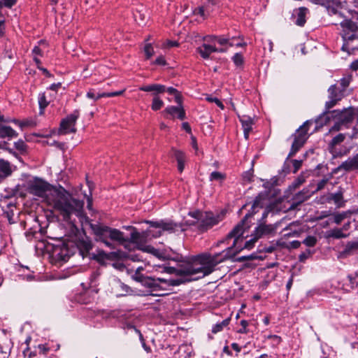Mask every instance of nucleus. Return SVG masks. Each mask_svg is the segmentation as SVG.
<instances>
[{
  "mask_svg": "<svg viewBox=\"0 0 358 358\" xmlns=\"http://www.w3.org/2000/svg\"><path fill=\"white\" fill-rule=\"evenodd\" d=\"M175 101L178 104V106H182V97L180 93L178 92V93L175 95Z\"/></svg>",
  "mask_w": 358,
  "mask_h": 358,
  "instance_id": "052dcab7",
  "label": "nucleus"
},
{
  "mask_svg": "<svg viewBox=\"0 0 358 358\" xmlns=\"http://www.w3.org/2000/svg\"><path fill=\"white\" fill-rule=\"evenodd\" d=\"M341 124H342L341 122H340L339 121H336V122L331 127V129H330L329 131H338V130H340Z\"/></svg>",
  "mask_w": 358,
  "mask_h": 358,
  "instance_id": "69168bd1",
  "label": "nucleus"
},
{
  "mask_svg": "<svg viewBox=\"0 0 358 358\" xmlns=\"http://www.w3.org/2000/svg\"><path fill=\"white\" fill-rule=\"evenodd\" d=\"M53 203L54 208L65 221L71 222V216L73 215L78 217L81 222L86 218L83 211V201L75 199L64 188L56 192Z\"/></svg>",
  "mask_w": 358,
  "mask_h": 358,
  "instance_id": "20e7f679",
  "label": "nucleus"
},
{
  "mask_svg": "<svg viewBox=\"0 0 358 358\" xmlns=\"http://www.w3.org/2000/svg\"><path fill=\"white\" fill-rule=\"evenodd\" d=\"M226 178V175L221 172L213 171L210 173L209 179L210 181L217 180L222 182Z\"/></svg>",
  "mask_w": 358,
  "mask_h": 358,
  "instance_id": "c9c22d12",
  "label": "nucleus"
},
{
  "mask_svg": "<svg viewBox=\"0 0 358 358\" xmlns=\"http://www.w3.org/2000/svg\"><path fill=\"white\" fill-rule=\"evenodd\" d=\"M345 218V216L342 214H336L334 216V221L336 224H339Z\"/></svg>",
  "mask_w": 358,
  "mask_h": 358,
  "instance_id": "4d7b16f0",
  "label": "nucleus"
},
{
  "mask_svg": "<svg viewBox=\"0 0 358 358\" xmlns=\"http://www.w3.org/2000/svg\"><path fill=\"white\" fill-rule=\"evenodd\" d=\"M91 228L96 236V240L103 242L110 249L113 248V244L108 241V238L120 244L131 242L137 245H143L148 237H158L161 236L159 231L154 234L151 229H148L142 233H139L136 229H134V231L131 232L130 237L125 238L124 233L120 230L101 224H91Z\"/></svg>",
  "mask_w": 358,
  "mask_h": 358,
  "instance_id": "7ed1b4c3",
  "label": "nucleus"
},
{
  "mask_svg": "<svg viewBox=\"0 0 358 358\" xmlns=\"http://www.w3.org/2000/svg\"><path fill=\"white\" fill-rule=\"evenodd\" d=\"M164 106L163 101L157 96H155L152 99L151 108L152 110L157 111L162 108Z\"/></svg>",
  "mask_w": 358,
  "mask_h": 358,
  "instance_id": "e433bc0d",
  "label": "nucleus"
},
{
  "mask_svg": "<svg viewBox=\"0 0 358 358\" xmlns=\"http://www.w3.org/2000/svg\"><path fill=\"white\" fill-rule=\"evenodd\" d=\"M266 195L259 194L254 200L250 210L245 215L244 219L234 227L224 239L219 241L217 243V246L224 243L228 244V241L233 238L234 241L232 245L227 247L220 252L213 255L210 252L199 254L192 259V262L184 264L182 268L178 270V271L180 273H199L200 277L208 275L215 271V267L219 264L234 258L244 248H251L254 243L259 238L273 233L277 228V225L260 223L255 228L252 234L254 237L245 241L244 245H242L244 239L243 235L244 233L243 226L245 220L253 216L259 209L263 208L266 203Z\"/></svg>",
  "mask_w": 358,
  "mask_h": 358,
  "instance_id": "f257e3e1",
  "label": "nucleus"
},
{
  "mask_svg": "<svg viewBox=\"0 0 358 358\" xmlns=\"http://www.w3.org/2000/svg\"><path fill=\"white\" fill-rule=\"evenodd\" d=\"M17 133L9 126L0 127V137L2 138H8L10 139L17 137Z\"/></svg>",
  "mask_w": 358,
  "mask_h": 358,
  "instance_id": "393cba45",
  "label": "nucleus"
},
{
  "mask_svg": "<svg viewBox=\"0 0 358 358\" xmlns=\"http://www.w3.org/2000/svg\"><path fill=\"white\" fill-rule=\"evenodd\" d=\"M313 123V120H307L296 131V133L294 134V141L288 155L289 157H293L304 145L308 138V127Z\"/></svg>",
  "mask_w": 358,
  "mask_h": 358,
  "instance_id": "423d86ee",
  "label": "nucleus"
},
{
  "mask_svg": "<svg viewBox=\"0 0 358 358\" xmlns=\"http://www.w3.org/2000/svg\"><path fill=\"white\" fill-rule=\"evenodd\" d=\"M144 52L146 56V59H149L154 55L155 51L150 43H148L145 45Z\"/></svg>",
  "mask_w": 358,
  "mask_h": 358,
  "instance_id": "79ce46f5",
  "label": "nucleus"
},
{
  "mask_svg": "<svg viewBox=\"0 0 358 358\" xmlns=\"http://www.w3.org/2000/svg\"><path fill=\"white\" fill-rule=\"evenodd\" d=\"M52 256L54 260L58 262H67L70 257L69 250L66 245H62V246H56L53 249Z\"/></svg>",
  "mask_w": 358,
  "mask_h": 358,
  "instance_id": "ddd939ff",
  "label": "nucleus"
},
{
  "mask_svg": "<svg viewBox=\"0 0 358 358\" xmlns=\"http://www.w3.org/2000/svg\"><path fill=\"white\" fill-rule=\"evenodd\" d=\"M311 194L307 189H303V190L300 191L293 197V203H292L289 209H294L298 205L308 200Z\"/></svg>",
  "mask_w": 358,
  "mask_h": 358,
  "instance_id": "dca6fc26",
  "label": "nucleus"
},
{
  "mask_svg": "<svg viewBox=\"0 0 358 358\" xmlns=\"http://www.w3.org/2000/svg\"><path fill=\"white\" fill-rule=\"evenodd\" d=\"M358 108L349 107L342 110H334L333 115L335 117V121H339L342 124H348L352 122L357 115Z\"/></svg>",
  "mask_w": 358,
  "mask_h": 358,
  "instance_id": "1a4fd4ad",
  "label": "nucleus"
},
{
  "mask_svg": "<svg viewBox=\"0 0 358 358\" xmlns=\"http://www.w3.org/2000/svg\"><path fill=\"white\" fill-rule=\"evenodd\" d=\"M241 325V328L238 330V333L239 334H247L249 332V329H248V322L245 320H242L240 322Z\"/></svg>",
  "mask_w": 358,
  "mask_h": 358,
  "instance_id": "37998d69",
  "label": "nucleus"
},
{
  "mask_svg": "<svg viewBox=\"0 0 358 358\" xmlns=\"http://www.w3.org/2000/svg\"><path fill=\"white\" fill-rule=\"evenodd\" d=\"M350 69L353 71L358 70V59L352 62L350 64Z\"/></svg>",
  "mask_w": 358,
  "mask_h": 358,
  "instance_id": "338daca9",
  "label": "nucleus"
},
{
  "mask_svg": "<svg viewBox=\"0 0 358 358\" xmlns=\"http://www.w3.org/2000/svg\"><path fill=\"white\" fill-rule=\"evenodd\" d=\"M347 236H348V235L343 232V229H339V228L332 229L329 231H327L325 233L326 238H336V239H340V238H346Z\"/></svg>",
  "mask_w": 358,
  "mask_h": 358,
  "instance_id": "a878e982",
  "label": "nucleus"
},
{
  "mask_svg": "<svg viewBox=\"0 0 358 358\" xmlns=\"http://www.w3.org/2000/svg\"><path fill=\"white\" fill-rule=\"evenodd\" d=\"M327 182V179H322L317 183V190H320L324 188L326 183Z\"/></svg>",
  "mask_w": 358,
  "mask_h": 358,
  "instance_id": "bf43d9fd",
  "label": "nucleus"
},
{
  "mask_svg": "<svg viewBox=\"0 0 358 358\" xmlns=\"http://www.w3.org/2000/svg\"><path fill=\"white\" fill-rule=\"evenodd\" d=\"M146 223L150 224L151 228L159 229L169 233H176L178 231H184L185 229L183 227L182 224L176 223L171 220H159V221H145Z\"/></svg>",
  "mask_w": 358,
  "mask_h": 358,
  "instance_id": "0eeeda50",
  "label": "nucleus"
},
{
  "mask_svg": "<svg viewBox=\"0 0 358 358\" xmlns=\"http://www.w3.org/2000/svg\"><path fill=\"white\" fill-rule=\"evenodd\" d=\"M164 113L169 115L171 117L175 118L177 117L179 120H184L185 118V112L183 109L182 106H170L165 108L164 110Z\"/></svg>",
  "mask_w": 358,
  "mask_h": 358,
  "instance_id": "2eb2a0df",
  "label": "nucleus"
},
{
  "mask_svg": "<svg viewBox=\"0 0 358 358\" xmlns=\"http://www.w3.org/2000/svg\"><path fill=\"white\" fill-rule=\"evenodd\" d=\"M79 254L84 258L87 256L92 248V244L89 240H79L77 243Z\"/></svg>",
  "mask_w": 358,
  "mask_h": 358,
  "instance_id": "6ab92c4d",
  "label": "nucleus"
},
{
  "mask_svg": "<svg viewBox=\"0 0 358 358\" xmlns=\"http://www.w3.org/2000/svg\"><path fill=\"white\" fill-rule=\"evenodd\" d=\"M189 215L196 219V222H189V224L196 225L201 231H207L222 220L220 215H215L212 212L194 211L189 213Z\"/></svg>",
  "mask_w": 358,
  "mask_h": 358,
  "instance_id": "39448f33",
  "label": "nucleus"
},
{
  "mask_svg": "<svg viewBox=\"0 0 358 358\" xmlns=\"http://www.w3.org/2000/svg\"><path fill=\"white\" fill-rule=\"evenodd\" d=\"M145 250L155 255H157L159 253V251L157 249L154 248L153 247L148 246L146 248Z\"/></svg>",
  "mask_w": 358,
  "mask_h": 358,
  "instance_id": "0e129e2a",
  "label": "nucleus"
},
{
  "mask_svg": "<svg viewBox=\"0 0 358 358\" xmlns=\"http://www.w3.org/2000/svg\"><path fill=\"white\" fill-rule=\"evenodd\" d=\"M345 138V136L343 134H338V135H336L335 137L332 138L331 141L329 143L330 149L332 150L334 146L343 142Z\"/></svg>",
  "mask_w": 358,
  "mask_h": 358,
  "instance_id": "473e14b6",
  "label": "nucleus"
},
{
  "mask_svg": "<svg viewBox=\"0 0 358 358\" xmlns=\"http://www.w3.org/2000/svg\"><path fill=\"white\" fill-rule=\"evenodd\" d=\"M207 100L210 102H214V103H216V105L220 108L222 110L224 109V106L223 105V103H222V101L220 100H219L216 97H208L207 98Z\"/></svg>",
  "mask_w": 358,
  "mask_h": 358,
  "instance_id": "603ef678",
  "label": "nucleus"
},
{
  "mask_svg": "<svg viewBox=\"0 0 358 358\" xmlns=\"http://www.w3.org/2000/svg\"><path fill=\"white\" fill-rule=\"evenodd\" d=\"M33 59L36 65L41 64V62L38 59V56H43V50L39 46H34L32 49Z\"/></svg>",
  "mask_w": 358,
  "mask_h": 358,
  "instance_id": "2f4dec72",
  "label": "nucleus"
},
{
  "mask_svg": "<svg viewBox=\"0 0 358 358\" xmlns=\"http://www.w3.org/2000/svg\"><path fill=\"white\" fill-rule=\"evenodd\" d=\"M100 275V273L97 271H94L90 276V286L93 287L96 285V282Z\"/></svg>",
  "mask_w": 358,
  "mask_h": 358,
  "instance_id": "49530a36",
  "label": "nucleus"
},
{
  "mask_svg": "<svg viewBox=\"0 0 358 358\" xmlns=\"http://www.w3.org/2000/svg\"><path fill=\"white\" fill-rule=\"evenodd\" d=\"M351 80H352V76H350V75L344 76L343 78H342L340 80V81H339L340 86H338V87H340L341 90H342V91L343 92H345V89L349 86Z\"/></svg>",
  "mask_w": 358,
  "mask_h": 358,
  "instance_id": "72a5a7b5",
  "label": "nucleus"
},
{
  "mask_svg": "<svg viewBox=\"0 0 358 358\" xmlns=\"http://www.w3.org/2000/svg\"><path fill=\"white\" fill-rule=\"evenodd\" d=\"M348 282L345 283L348 292L355 289L358 287V274L355 273L347 276Z\"/></svg>",
  "mask_w": 358,
  "mask_h": 358,
  "instance_id": "bb28decb",
  "label": "nucleus"
},
{
  "mask_svg": "<svg viewBox=\"0 0 358 358\" xmlns=\"http://www.w3.org/2000/svg\"><path fill=\"white\" fill-rule=\"evenodd\" d=\"M15 148L20 151H24L26 150L27 145L25 143L20 139L14 143Z\"/></svg>",
  "mask_w": 358,
  "mask_h": 358,
  "instance_id": "a18cd8bd",
  "label": "nucleus"
},
{
  "mask_svg": "<svg viewBox=\"0 0 358 358\" xmlns=\"http://www.w3.org/2000/svg\"><path fill=\"white\" fill-rule=\"evenodd\" d=\"M16 3V0H1L0 1V10H2V7L11 8Z\"/></svg>",
  "mask_w": 358,
  "mask_h": 358,
  "instance_id": "c03bdc74",
  "label": "nucleus"
},
{
  "mask_svg": "<svg viewBox=\"0 0 358 358\" xmlns=\"http://www.w3.org/2000/svg\"><path fill=\"white\" fill-rule=\"evenodd\" d=\"M38 352L42 355H46L50 351L48 344H40L38 345Z\"/></svg>",
  "mask_w": 358,
  "mask_h": 358,
  "instance_id": "09e8293b",
  "label": "nucleus"
},
{
  "mask_svg": "<svg viewBox=\"0 0 358 358\" xmlns=\"http://www.w3.org/2000/svg\"><path fill=\"white\" fill-rule=\"evenodd\" d=\"M215 50H216V47L214 45L207 43H203L196 48V51L205 59H208L210 54L215 52Z\"/></svg>",
  "mask_w": 358,
  "mask_h": 358,
  "instance_id": "aec40b11",
  "label": "nucleus"
},
{
  "mask_svg": "<svg viewBox=\"0 0 358 358\" xmlns=\"http://www.w3.org/2000/svg\"><path fill=\"white\" fill-rule=\"evenodd\" d=\"M239 120L242 124L244 137L245 139H248L249 137L250 132L252 131V129L253 120L250 117L248 116L240 117Z\"/></svg>",
  "mask_w": 358,
  "mask_h": 358,
  "instance_id": "4be33fe9",
  "label": "nucleus"
},
{
  "mask_svg": "<svg viewBox=\"0 0 358 358\" xmlns=\"http://www.w3.org/2000/svg\"><path fill=\"white\" fill-rule=\"evenodd\" d=\"M218 36L208 35L204 37L203 40L210 43H214L217 41Z\"/></svg>",
  "mask_w": 358,
  "mask_h": 358,
  "instance_id": "6e6d98bb",
  "label": "nucleus"
},
{
  "mask_svg": "<svg viewBox=\"0 0 358 358\" xmlns=\"http://www.w3.org/2000/svg\"><path fill=\"white\" fill-rule=\"evenodd\" d=\"M343 32H357L358 27L350 20H345L341 23Z\"/></svg>",
  "mask_w": 358,
  "mask_h": 358,
  "instance_id": "cd10ccee",
  "label": "nucleus"
},
{
  "mask_svg": "<svg viewBox=\"0 0 358 358\" xmlns=\"http://www.w3.org/2000/svg\"><path fill=\"white\" fill-rule=\"evenodd\" d=\"M358 250V241L348 242L343 252L345 255H350L352 252Z\"/></svg>",
  "mask_w": 358,
  "mask_h": 358,
  "instance_id": "c756f323",
  "label": "nucleus"
},
{
  "mask_svg": "<svg viewBox=\"0 0 358 358\" xmlns=\"http://www.w3.org/2000/svg\"><path fill=\"white\" fill-rule=\"evenodd\" d=\"M338 169L345 171L358 169V154L352 157H349L338 166Z\"/></svg>",
  "mask_w": 358,
  "mask_h": 358,
  "instance_id": "f3484780",
  "label": "nucleus"
},
{
  "mask_svg": "<svg viewBox=\"0 0 358 358\" xmlns=\"http://www.w3.org/2000/svg\"><path fill=\"white\" fill-rule=\"evenodd\" d=\"M6 22L5 13H0V36L3 35Z\"/></svg>",
  "mask_w": 358,
  "mask_h": 358,
  "instance_id": "8fccbe9b",
  "label": "nucleus"
},
{
  "mask_svg": "<svg viewBox=\"0 0 358 358\" xmlns=\"http://www.w3.org/2000/svg\"><path fill=\"white\" fill-rule=\"evenodd\" d=\"M216 4L217 2L215 0H207L205 2L203 6L208 15L214 10V7Z\"/></svg>",
  "mask_w": 358,
  "mask_h": 358,
  "instance_id": "4c0bfd02",
  "label": "nucleus"
},
{
  "mask_svg": "<svg viewBox=\"0 0 358 358\" xmlns=\"http://www.w3.org/2000/svg\"><path fill=\"white\" fill-rule=\"evenodd\" d=\"M194 13L199 15L200 16H201L203 18H205L206 17V15H208L206 14V12L203 5L202 6L196 8L194 10Z\"/></svg>",
  "mask_w": 358,
  "mask_h": 358,
  "instance_id": "3c124183",
  "label": "nucleus"
},
{
  "mask_svg": "<svg viewBox=\"0 0 358 358\" xmlns=\"http://www.w3.org/2000/svg\"><path fill=\"white\" fill-rule=\"evenodd\" d=\"M60 86H61V83H54V84H52L50 86V89L51 90H53V91H57L58 90V88L60 87Z\"/></svg>",
  "mask_w": 358,
  "mask_h": 358,
  "instance_id": "774afa93",
  "label": "nucleus"
},
{
  "mask_svg": "<svg viewBox=\"0 0 358 358\" xmlns=\"http://www.w3.org/2000/svg\"><path fill=\"white\" fill-rule=\"evenodd\" d=\"M232 61L237 67H239L243 66L244 59L243 55L241 53L238 52L233 56Z\"/></svg>",
  "mask_w": 358,
  "mask_h": 358,
  "instance_id": "ea45409f",
  "label": "nucleus"
},
{
  "mask_svg": "<svg viewBox=\"0 0 358 358\" xmlns=\"http://www.w3.org/2000/svg\"><path fill=\"white\" fill-rule=\"evenodd\" d=\"M28 192L39 197L47 196V193L50 191V185L45 181L36 178L28 183Z\"/></svg>",
  "mask_w": 358,
  "mask_h": 358,
  "instance_id": "6e6552de",
  "label": "nucleus"
},
{
  "mask_svg": "<svg viewBox=\"0 0 358 358\" xmlns=\"http://www.w3.org/2000/svg\"><path fill=\"white\" fill-rule=\"evenodd\" d=\"M331 120L335 121V117L333 115V110H330V109L325 108V110L314 121L315 123V131H317L323 126L329 124Z\"/></svg>",
  "mask_w": 358,
  "mask_h": 358,
  "instance_id": "f8f14e48",
  "label": "nucleus"
},
{
  "mask_svg": "<svg viewBox=\"0 0 358 358\" xmlns=\"http://www.w3.org/2000/svg\"><path fill=\"white\" fill-rule=\"evenodd\" d=\"M230 322V318H227L224 320H222L221 322H218L213 326L212 327V332L213 334H217V332H220L222 331L224 327H227Z\"/></svg>",
  "mask_w": 358,
  "mask_h": 358,
  "instance_id": "c85d7f7f",
  "label": "nucleus"
},
{
  "mask_svg": "<svg viewBox=\"0 0 358 358\" xmlns=\"http://www.w3.org/2000/svg\"><path fill=\"white\" fill-rule=\"evenodd\" d=\"M155 64L160 65V66H165L166 64V62L165 60V58L164 56L160 55L159 56L155 61L154 62Z\"/></svg>",
  "mask_w": 358,
  "mask_h": 358,
  "instance_id": "5fc2aeb1",
  "label": "nucleus"
},
{
  "mask_svg": "<svg viewBox=\"0 0 358 358\" xmlns=\"http://www.w3.org/2000/svg\"><path fill=\"white\" fill-rule=\"evenodd\" d=\"M308 12V8H306L305 7H300L297 10L296 20L295 21V24L297 26H299V27L304 26V24L306 22V17Z\"/></svg>",
  "mask_w": 358,
  "mask_h": 358,
  "instance_id": "b1692460",
  "label": "nucleus"
},
{
  "mask_svg": "<svg viewBox=\"0 0 358 358\" xmlns=\"http://www.w3.org/2000/svg\"><path fill=\"white\" fill-rule=\"evenodd\" d=\"M37 68L41 70L47 77H50V73L45 68L41 66V64L36 65Z\"/></svg>",
  "mask_w": 358,
  "mask_h": 358,
  "instance_id": "e2e57ef3",
  "label": "nucleus"
},
{
  "mask_svg": "<svg viewBox=\"0 0 358 358\" xmlns=\"http://www.w3.org/2000/svg\"><path fill=\"white\" fill-rule=\"evenodd\" d=\"M303 243L308 247H314L317 243V238L315 236H308L303 241Z\"/></svg>",
  "mask_w": 358,
  "mask_h": 358,
  "instance_id": "a19ab883",
  "label": "nucleus"
},
{
  "mask_svg": "<svg viewBox=\"0 0 358 358\" xmlns=\"http://www.w3.org/2000/svg\"><path fill=\"white\" fill-rule=\"evenodd\" d=\"M331 199L334 201L335 203L338 204L343 199V194L341 192H336L335 194H331Z\"/></svg>",
  "mask_w": 358,
  "mask_h": 358,
  "instance_id": "de8ad7c7",
  "label": "nucleus"
},
{
  "mask_svg": "<svg viewBox=\"0 0 358 358\" xmlns=\"http://www.w3.org/2000/svg\"><path fill=\"white\" fill-rule=\"evenodd\" d=\"M230 39L229 36H218L216 42L220 45H228L229 46H233L234 44L230 43Z\"/></svg>",
  "mask_w": 358,
  "mask_h": 358,
  "instance_id": "58836bf2",
  "label": "nucleus"
},
{
  "mask_svg": "<svg viewBox=\"0 0 358 358\" xmlns=\"http://www.w3.org/2000/svg\"><path fill=\"white\" fill-rule=\"evenodd\" d=\"M117 287L120 289V292L117 294V296L129 295L131 294L132 292L131 288L128 285L122 282H119Z\"/></svg>",
  "mask_w": 358,
  "mask_h": 358,
  "instance_id": "7c9ffc66",
  "label": "nucleus"
},
{
  "mask_svg": "<svg viewBox=\"0 0 358 358\" xmlns=\"http://www.w3.org/2000/svg\"><path fill=\"white\" fill-rule=\"evenodd\" d=\"M165 92H167L169 94H171V95H175L178 93V90L174 88V87H166V91Z\"/></svg>",
  "mask_w": 358,
  "mask_h": 358,
  "instance_id": "680f3d73",
  "label": "nucleus"
},
{
  "mask_svg": "<svg viewBox=\"0 0 358 358\" xmlns=\"http://www.w3.org/2000/svg\"><path fill=\"white\" fill-rule=\"evenodd\" d=\"M329 101L325 103V108L331 109L343 97V92L337 85H332L329 87Z\"/></svg>",
  "mask_w": 358,
  "mask_h": 358,
  "instance_id": "9b49d317",
  "label": "nucleus"
},
{
  "mask_svg": "<svg viewBox=\"0 0 358 358\" xmlns=\"http://www.w3.org/2000/svg\"><path fill=\"white\" fill-rule=\"evenodd\" d=\"M271 206H267L264 210V212L262 214V217L261 219V222H264V220L266 219V217L268 216V214L271 212Z\"/></svg>",
  "mask_w": 358,
  "mask_h": 358,
  "instance_id": "13d9d810",
  "label": "nucleus"
},
{
  "mask_svg": "<svg viewBox=\"0 0 358 358\" xmlns=\"http://www.w3.org/2000/svg\"><path fill=\"white\" fill-rule=\"evenodd\" d=\"M311 255V252L310 250H307L306 252H302L299 257V261L300 262H304L306 259H307Z\"/></svg>",
  "mask_w": 358,
  "mask_h": 358,
  "instance_id": "864d4df0",
  "label": "nucleus"
},
{
  "mask_svg": "<svg viewBox=\"0 0 358 358\" xmlns=\"http://www.w3.org/2000/svg\"><path fill=\"white\" fill-rule=\"evenodd\" d=\"M49 102L46 100L45 93H41L38 95V104L40 108V113H43V110L48 106Z\"/></svg>",
  "mask_w": 358,
  "mask_h": 358,
  "instance_id": "f704fd0d",
  "label": "nucleus"
},
{
  "mask_svg": "<svg viewBox=\"0 0 358 358\" xmlns=\"http://www.w3.org/2000/svg\"><path fill=\"white\" fill-rule=\"evenodd\" d=\"M171 155L177 161L178 171L182 173L185 169V163L186 162L185 153L180 150L172 148Z\"/></svg>",
  "mask_w": 358,
  "mask_h": 358,
  "instance_id": "a211bd4d",
  "label": "nucleus"
},
{
  "mask_svg": "<svg viewBox=\"0 0 358 358\" xmlns=\"http://www.w3.org/2000/svg\"><path fill=\"white\" fill-rule=\"evenodd\" d=\"M80 113L78 110H75L71 114L63 119L60 123V131L62 134L75 133L76 122L79 117Z\"/></svg>",
  "mask_w": 358,
  "mask_h": 358,
  "instance_id": "9d476101",
  "label": "nucleus"
},
{
  "mask_svg": "<svg viewBox=\"0 0 358 358\" xmlns=\"http://www.w3.org/2000/svg\"><path fill=\"white\" fill-rule=\"evenodd\" d=\"M192 256L187 261H184L180 263L177 268L172 266H159L162 269V272L166 273L169 274H175L178 276H181L182 278H153L140 275L136 277V280L141 282V285L147 288L150 289L152 292H159L168 290L169 287L180 285V284L186 282L191 281L192 280H198L201 278L199 273H180L178 270L182 268L184 264L189 263L192 261V259L195 257Z\"/></svg>",
  "mask_w": 358,
  "mask_h": 358,
  "instance_id": "f03ea898",
  "label": "nucleus"
},
{
  "mask_svg": "<svg viewBox=\"0 0 358 358\" xmlns=\"http://www.w3.org/2000/svg\"><path fill=\"white\" fill-rule=\"evenodd\" d=\"M357 32H343L342 34V38L343 39L344 43L341 48V50L343 51L350 52V47H349V43L353 41L356 38ZM353 49V48H351Z\"/></svg>",
  "mask_w": 358,
  "mask_h": 358,
  "instance_id": "5701e85b",
  "label": "nucleus"
},
{
  "mask_svg": "<svg viewBox=\"0 0 358 358\" xmlns=\"http://www.w3.org/2000/svg\"><path fill=\"white\" fill-rule=\"evenodd\" d=\"M141 91L150 92H152L157 96L158 94L165 92L166 86L160 84H152L148 85H143L139 87Z\"/></svg>",
  "mask_w": 358,
  "mask_h": 358,
  "instance_id": "412c9836",
  "label": "nucleus"
},
{
  "mask_svg": "<svg viewBox=\"0 0 358 358\" xmlns=\"http://www.w3.org/2000/svg\"><path fill=\"white\" fill-rule=\"evenodd\" d=\"M125 92V89L113 92H103V93H97L96 94L94 92V90H90L87 92V97L91 99H93L94 101H96L101 98L103 97H113V96H117L123 94V93Z\"/></svg>",
  "mask_w": 358,
  "mask_h": 358,
  "instance_id": "4468645a",
  "label": "nucleus"
}]
</instances>
